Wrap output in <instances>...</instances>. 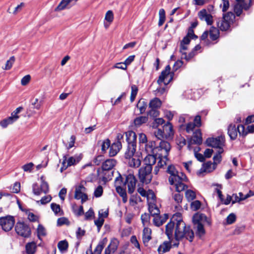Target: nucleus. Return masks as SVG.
Here are the masks:
<instances>
[{"label":"nucleus","mask_w":254,"mask_h":254,"mask_svg":"<svg viewBox=\"0 0 254 254\" xmlns=\"http://www.w3.org/2000/svg\"><path fill=\"white\" fill-rule=\"evenodd\" d=\"M149 211L150 214L153 216H159L160 210L156 204L153 202H150L149 203Z\"/></svg>","instance_id":"cd10ccee"},{"label":"nucleus","mask_w":254,"mask_h":254,"mask_svg":"<svg viewBox=\"0 0 254 254\" xmlns=\"http://www.w3.org/2000/svg\"><path fill=\"white\" fill-rule=\"evenodd\" d=\"M228 133L231 139L234 140L237 136V129L235 125L231 124L228 128Z\"/></svg>","instance_id":"bb28decb"},{"label":"nucleus","mask_w":254,"mask_h":254,"mask_svg":"<svg viewBox=\"0 0 254 254\" xmlns=\"http://www.w3.org/2000/svg\"><path fill=\"white\" fill-rule=\"evenodd\" d=\"M183 196L182 194H181L179 193H175L172 194V198L175 201V202L177 204L175 206V208L178 210L182 209V206L180 204L182 203L183 200Z\"/></svg>","instance_id":"393cba45"},{"label":"nucleus","mask_w":254,"mask_h":254,"mask_svg":"<svg viewBox=\"0 0 254 254\" xmlns=\"http://www.w3.org/2000/svg\"><path fill=\"white\" fill-rule=\"evenodd\" d=\"M194 228L196 229V235L198 236L199 238H201V237L204 235L205 233V231L204 228L203 224H199L194 225Z\"/></svg>","instance_id":"2f4dec72"},{"label":"nucleus","mask_w":254,"mask_h":254,"mask_svg":"<svg viewBox=\"0 0 254 254\" xmlns=\"http://www.w3.org/2000/svg\"><path fill=\"white\" fill-rule=\"evenodd\" d=\"M123 184V177L121 175H119L117 177L115 181V186L117 192L122 197L123 201L126 203L127 201V197L126 189L124 188L125 186Z\"/></svg>","instance_id":"0eeeda50"},{"label":"nucleus","mask_w":254,"mask_h":254,"mask_svg":"<svg viewBox=\"0 0 254 254\" xmlns=\"http://www.w3.org/2000/svg\"><path fill=\"white\" fill-rule=\"evenodd\" d=\"M109 155L110 157L115 156L119 152L122 148V143L121 141H117L113 143L110 146Z\"/></svg>","instance_id":"aec40b11"},{"label":"nucleus","mask_w":254,"mask_h":254,"mask_svg":"<svg viewBox=\"0 0 254 254\" xmlns=\"http://www.w3.org/2000/svg\"><path fill=\"white\" fill-rule=\"evenodd\" d=\"M223 152V149L220 148L218 149L216 154L213 156V163L217 165L219 164L222 160V156L221 154Z\"/></svg>","instance_id":"c9c22d12"},{"label":"nucleus","mask_w":254,"mask_h":254,"mask_svg":"<svg viewBox=\"0 0 254 254\" xmlns=\"http://www.w3.org/2000/svg\"><path fill=\"white\" fill-rule=\"evenodd\" d=\"M25 3L24 2H21L17 6H16L13 11H10L11 6H9L7 9V12L9 13H12L14 15H16L18 13L20 12L25 6Z\"/></svg>","instance_id":"4c0bfd02"},{"label":"nucleus","mask_w":254,"mask_h":254,"mask_svg":"<svg viewBox=\"0 0 254 254\" xmlns=\"http://www.w3.org/2000/svg\"><path fill=\"white\" fill-rule=\"evenodd\" d=\"M148 121V117L146 116H140L136 118L133 121L134 126L139 127L143 124L146 123Z\"/></svg>","instance_id":"72a5a7b5"},{"label":"nucleus","mask_w":254,"mask_h":254,"mask_svg":"<svg viewBox=\"0 0 254 254\" xmlns=\"http://www.w3.org/2000/svg\"><path fill=\"white\" fill-rule=\"evenodd\" d=\"M15 230L18 235L24 238H28L31 234L30 227L24 222H18L16 224Z\"/></svg>","instance_id":"6e6552de"},{"label":"nucleus","mask_w":254,"mask_h":254,"mask_svg":"<svg viewBox=\"0 0 254 254\" xmlns=\"http://www.w3.org/2000/svg\"><path fill=\"white\" fill-rule=\"evenodd\" d=\"M185 196L189 201H190L195 198L196 194L194 191L191 190H188L185 192Z\"/></svg>","instance_id":"a19ab883"},{"label":"nucleus","mask_w":254,"mask_h":254,"mask_svg":"<svg viewBox=\"0 0 254 254\" xmlns=\"http://www.w3.org/2000/svg\"><path fill=\"white\" fill-rule=\"evenodd\" d=\"M103 188L101 186H99L95 189L94 195L96 197H100L103 194Z\"/></svg>","instance_id":"69168bd1"},{"label":"nucleus","mask_w":254,"mask_h":254,"mask_svg":"<svg viewBox=\"0 0 254 254\" xmlns=\"http://www.w3.org/2000/svg\"><path fill=\"white\" fill-rule=\"evenodd\" d=\"M166 172L170 174L169 184L175 187L176 191L180 192L188 188L186 183L188 179L185 174L179 172L174 166L171 165L168 166Z\"/></svg>","instance_id":"7ed1b4c3"},{"label":"nucleus","mask_w":254,"mask_h":254,"mask_svg":"<svg viewBox=\"0 0 254 254\" xmlns=\"http://www.w3.org/2000/svg\"><path fill=\"white\" fill-rule=\"evenodd\" d=\"M165 233L169 242H164L158 248L159 254H163L170 251L171 248V242L175 238L176 242L173 243L172 246L178 247L179 241L186 239L190 242H192L194 233L190 226H187L183 221L180 215H174L170 221L166 226Z\"/></svg>","instance_id":"f257e3e1"},{"label":"nucleus","mask_w":254,"mask_h":254,"mask_svg":"<svg viewBox=\"0 0 254 254\" xmlns=\"http://www.w3.org/2000/svg\"><path fill=\"white\" fill-rule=\"evenodd\" d=\"M119 242L117 239H113L111 240V242L108 247L112 250L113 252H115L118 247Z\"/></svg>","instance_id":"de8ad7c7"},{"label":"nucleus","mask_w":254,"mask_h":254,"mask_svg":"<svg viewBox=\"0 0 254 254\" xmlns=\"http://www.w3.org/2000/svg\"><path fill=\"white\" fill-rule=\"evenodd\" d=\"M222 18L227 22H229V23L231 24L233 22L234 19L235 18V15L232 12H227L226 14L223 15Z\"/></svg>","instance_id":"49530a36"},{"label":"nucleus","mask_w":254,"mask_h":254,"mask_svg":"<svg viewBox=\"0 0 254 254\" xmlns=\"http://www.w3.org/2000/svg\"><path fill=\"white\" fill-rule=\"evenodd\" d=\"M111 142L109 139H106L102 141L101 150L105 152L110 146Z\"/></svg>","instance_id":"09e8293b"},{"label":"nucleus","mask_w":254,"mask_h":254,"mask_svg":"<svg viewBox=\"0 0 254 254\" xmlns=\"http://www.w3.org/2000/svg\"><path fill=\"white\" fill-rule=\"evenodd\" d=\"M131 95H130V100L131 102H132L134 101L136 96L137 95V92H138V88L135 85H132L131 86Z\"/></svg>","instance_id":"a18cd8bd"},{"label":"nucleus","mask_w":254,"mask_h":254,"mask_svg":"<svg viewBox=\"0 0 254 254\" xmlns=\"http://www.w3.org/2000/svg\"><path fill=\"white\" fill-rule=\"evenodd\" d=\"M236 219V215L234 213H231L227 216L226 218L227 223L228 224H233L235 222Z\"/></svg>","instance_id":"774afa93"},{"label":"nucleus","mask_w":254,"mask_h":254,"mask_svg":"<svg viewBox=\"0 0 254 254\" xmlns=\"http://www.w3.org/2000/svg\"><path fill=\"white\" fill-rule=\"evenodd\" d=\"M150 218V215L148 213H145L141 215V219L144 226L146 225L149 222Z\"/></svg>","instance_id":"bf43d9fd"},{"label":"nucleus","mask_w":254,"mask_h":254,"mask_svg":"<svg viewBox=\"0 0 254 254\" xmlns=\"http://www.w3.org/2000/svg\"><path fill=\"white\" fill-rule=\"evenodd\" d=\"M86 188L83 185L78 186L75 191L74 198L76 199H81V203H83L88 199V196L85 193Z\"/></svg>","instance_id":"ddd939ff"},{"label":"nucleus","mask_w":254,"mask_h":254,"mask_svg":"<svg viewBox=\"0 0 254 254\" xmlns=\"http://www.w3.org/2000/svg\"><path fill=\"white\" fill-rule=\"evenodd\" d=\"M217 23V26L222 31H226L228 30L231 25V24L229 23V22H227L223 18L219 19Z\"/></svg>","instance_id":"a878e982"},{"label":"nucleus","mask_w":254,"mask_h":254,"mask_svg":"<svg viewBox=\"0 0 254 254\" xmlns=\"http://www.w3.org/2000/svg\"><path fill=\"white\" fill-rule=\"evenodd\" d=\"M159 19L158 22V26H161L164 23L166 19L165 11L164 9L161 8L159 12Z\"/></svg>","instance_id":"79ce46f5"},{"label":"nucleus","mask_w":254,"mask_h":254,"mask_svg":"<svg viewBox=\"0 0 254 254\" xmlns=\"http://www.w3.org/2000/svg\"><path fill=\"white\" fill-rule=\"evenodd\" d=\"M192 222L193 225L202 224L207 222V218L206 216L202 213H196L192 217Z\"/></svg>","instance_id":"a211bd4d"},{"label":"nucleus","mask_w":254,"mask_h":254,"mask_svg":"<svg viewBox=\"0 0 254 254\" xmlns=\"http://www.w3.org/2000/svg\"><path fill=\"white\" fill-rule=\"evenodd\" d=\"M51 208L56 214H58L61 210L60 205L55 203L51 204Z\"/></svg>","instance_id":"338daca9"},{"label":"nucleus","mask_w":254,"mask_h":254,"mask_svg":"<svg viewBox=\"0 0 254 254\" xmlns=\"http://www.w3.org/2000/svg\"><path fill=\"white\" fill-rule=\"evenodd\" d=\"M192 141L197 144H200L202 143V139L200 129L196 130L194 133L193 136H192Z\"/></svg>","instance_id":"7c9ffc66"},{"label":"nucleus","mask_w":254,"mask_h":254,"mask_svg":"<svg viewBox=\"0 0 254 254\" xmlns=\"http://www.w3.org/2000/svg\"><path fill=\"white\" fill-rule=\"evenodd\" d=\"M41 184H34L32 186V190L33 193L36 195H40L42 193L46 194L49 192V188L47 182L44 179V177L40 178Z\"/></svg>","instance_id":"39448f33"},{"label":"nucleus","mask_w":254,"mask_h":254,"mask_svg":"<svg viewBox=\"0 0 254 254\" xmlns=\"http://www.w3.org/2000/svg\"><path fill=\"white\" fill-rule=\"evenodd\" d=\"M198 16L199 19L202 21H205L208 25H211L213 23L212 16L208 13L206 9H203L200 10Z\"/></svg>","instance_id":"2eb2a0df"},{"label":"nucleus","mask_w":254,"mask_h":254,"mask_svg":"<svg viewBox=\"0 0 254 254\" xmlns=\"http://www.w3.org/2000/svg\"><path fill=\"white\" fill-rule=\"evenodd\" d=\"M158 155L159 157H162L163 155L167 156L171 149L170 143L166 141L161 140L159 146H157Z\"/></svg>","instance_id":"f8f14e48"},{"label":"nucleus","mask_w":254,"mask_h":254,"mask_svg":"<svg viewBox=\"0 0 254 254\" xmlns=\"http://www.w3.org/2000/svg\"><path fill=\"white\" fill-rule=\"evenodd\" d=\"M130 242L133 245L134 247L138 249L139 251H141L140 244L137 240L135 236H132L130 237Z\"/></svg>","instance_id":"864d4df0"},{"label":"nucleus","mask_w":254,"mask_h":254,"mask_svg":"<svg viewBox=\"0 0 254 254\" xmlns=\"http://www.w3.org/2000/svg\"><path fill=\"white\" fill-rule=\"evenodd\" d=\"M78 0H62L56 8V10H62L69 5V7L74 5Z\"/></svg>","instance_id":"412c9836"},{"label":"nucleus","mask_w":254,"mask_h":254,"mask_svg":"<svg viewBox=\"0 0 254 254\" xmlns=\"http://www.w3.org/2000/svg\"><path fill=\"white\" fill-rule=\"evenodd\" d=\"M105 20L107 22L109 23V24H111L113 22L114 20V14L112 10H108L106 12Z\"/></svg>","instance_id":"8fccbe9b"},{"label":"nucleus","mask_w":254,"mask_h":254,"mask_svg":"<svg viewBox=\"0 0 254 254\" xmlns=\"http://www.w3.org/2000/svg\"><path fill=\"white\" fill-rule=\"evenodd\" d=\"M237 131L239 132L240 135L245 136L248 134L247 130H245L244 125H240L237 127Z\"/></svg>","instance_id":"052dcab7"},{"label":"nucleus","mask_w":254,"mask_h":254,"mask_svg":"<svg viewBox=\"0 0 254 254\" xmlns=\"http://www.w3.org/2000/svg\"><path fill=\"white\" fill-rule=\"evenodd\" d=\"M82 158V155L81 154H76L68 158L66 155H64L63 157L62 165L65 167L64 169H66L68 167L76 165L80 161Z\"/></svg>","instance_id":"9d476101"},{"label":"nucleus","mask_w":254,"mask_h":254,"mask_svg":"<svg viewBox=\"0 0 254 254\" xmlns=\"http://www.w3.org/2000/svg\"><path fill=\"white\" fill-rule=\"evenodd\" d=\"M204 167V169H201L200 170V171L198 173L199 174H200L202 172H211L214 170L216 168L215 164L211 162H207L205 164Z\"/></svg>","instance_id":"c85d7f7f"},{"label":"nucleus","mask_w":254,"mask_h":254,"mask_svg":"<svg viewBox=\"0 0 254 254\" xmlns=\"http://www.w3.org/2000/svg\"><path fill=\"white\" fill-rule=\"evenodd\" d=\"M58 248L61 252H65L68 248L67 241L65 240L60 241L58 244Z\"/></svg>","instance_id":"f704fd0d"},{"label":"nucleus","mask_w":254,"mask_h":254,"mask_svg":"<svg viewBox=\"0 0 254 254\" xmlns=\"http://www.w3.org/2000/svg\"><path fill=\"white\" fill-rule=\"evenodd\" d=\"M144 151L147 154L158 155L157 147L155 142L149 141L144 145Z\"/></svg>","instance_id":"4468645a"},{"label":"nucleus","mask_w":254,"mask_h":254,"mask_svg":"<svg viewBox=\"0 0 254 254\" xmlns=\"http://www.w3.org/2000/svg\"><path fill=\"white\" fill-rule=\"evenodd\" d=\"M52 200V196L51 195H47L42 197L40 200L36 201L37 204L40 203L41 204L44 205L51 201Z\"/></svg>","instance_id":"c03bdc74"},{"label":"nucleus","mask_w":254,"mask_h":254,"mask_svg":"<svg viewBox=\"0 0 254 254\" xmlns=\"http://www.w3.org/2000/svg\"><path fill=\"white\" fill-rule=\"evenodd\" d=\"M33 166L34 164L32 162H30L22 166V168L25 172H31Z\"/></svg>","instance_id":"0e129e2a"},{"label":"nucleus","mask_w":254,"mask_h":254,"mask_svg":"<svg viewBox=\"0 0 254 254\" xmlns=\"http://www.w3.org/2000/svg\"><path fill=\"white\" fill-rule=\"evenodd\" d=\"M158 157L160 158V160L158 161L157 163L158 167L159 168H163L164 166L167 165L166 162L168 160L167 156L163 155L162 157H159L158 155Z\"/></svg>","instance_id":"3c124183"},{"label":"nucleus","mask_w":254,"mask_h":254,"mask_svg":"<svg viewBox=\"0 0 254 254\" xmlns=\"http://www.w3.org/2000/svg\"><path fill=\"white\" fill-rule=\"evenodd\" d=\"M151 230L148 227H145L142 232V241L145 246H147L149 241L151 239Z\"/></svg>","instance_id":"4be33fe9"},{"label":"nucleus","mask_w":254,"mask_h":254,"mask_svg":"<svg viewBox=\"0 0 254 254\" xmlns=\"http://www.w3.org/2000/svg\"><path fill=\"white\" fill-rule=\"evenodd\" d=\"M163 130L165 134V138L172 137L174 135L173 126L169 122H167V124L163 126Z\"/></svg>","instance_id":"5701e85b"},{"label":"nucleus","mask_w":254,"mask_h":254,"mask_svg":"<svg viewBox=\"0 0 254 254\" xmlns=\"http://www.w3.org/2000/svg\"><path fill=\"white\" fill-rule=\"evenodd\" d=\"M224 137L222 135L215 138H208L206 140V144L207 146L213 148H217L218 149L223 148L222 147L224 145Z\"/></svg>","instance_id":"9b49d317"},{"label":"nucleus","mask_w":254,"mask_h":254,"mask_svg":"<svg viewBox=\"0 0 254 254\" xmlns=\"http://www.w3.org/2000/svg\"><path fill=\"white\" fill-rule=\"evenodd\" d=\"M164 123V120L162 118L155 119L152 124L153 128H157L159 125H162Z\"/></svg>","instance_id":"13d9d810"},{"label":"nucleus","mask_w":254,"mask_h":254,"mask_svg":"<svg viewBox=\"0 0 254 254\" xmlns=\"http://www.w3.org/2000/svg\"><path fill=\"white\" fill-rule=\"evenodd\" d=\"M171 70V67L169 65L166 66L165 70H163L159 76V79L157 81L158 83L163 82L165 84H167L170 80L172 79V75H170V79L168 82H166L165 79L169 76V74Z\"/></svg>","instance_id":"dca6fc26"},{"label":"nucleus","mask_w":254,"mask_h":254,"mask_svg":"<svg viewBox=\"0 0 254 254\" xmlns=\"http://www.w3.org/2000/svg\"><path fill=\"white\" fill-rule=\"evenodd\" d=\"M161 105V101L158 98H155L151 100L149 103V107L151 109H157Z\"/></svg>","instance_id":"58836bf2"},{"label":"nucleus","mask_w":254,"mask_h":254,"mask_svg":"<svg viewBox=\"0 0 254 254\" xmlns=\"http://www.w3.org/2000/svg\"><path fill=\"white\" fill-rule=\"evenodd\" d=\"M249 8V6H248L247 5L243 4V5L242 4H237L234 8L235 12H236L237 16L240 15L242 12V9L244 8L245 9L247 10Z\"/></svg>","instance_id":"37998d69"},{"label":"nucleus","mask_w":254,"mask_h":254,"mask_svg":"<svg viewBox=\"0 0 254 254\" xmlns=\"http://www.w3.org/2000/svg\"><path fill=\"white\" fill-rule=\"evenodd\" d=\"M16 117H12L11 116L6 119L2 120L0 122V125L3 127H6L8 125L13 124L16 121Z\"/></svg>","instance_id":"c756f323"},{"label":"nucleus","mask_w":254,"mask_h":254,"mask_svg":"<svg viewBox=\"0 0 254 254\" xmlns=\"http://www.w3.org/2000/svg\"><path fill=\"white\" fill-rule=\"evenodd\" d=\"M219 35V30L215 27H211L209 31V37L211 40H215Z\"/></svg>","instance_id":"e433bc0d"},{"label":"nucleus","mask_w":254,"mask_h":254,"mask_svg":"<svg viewBox=\"0 0 254 254\" xmlns=\"http://www.w3.org/2000/svg\"><path fill=\"white\" fill-rule=\"evenodd\" d=\"M15 223V220L13 216H7L0 218V225L1 228L6 232L12 229Z\"/></svg>","instance_id":"1a4fd4ad"},{"label":"nucleus","mask_w":254,"mask_h":254,"mask_svg":"<svg viewBox=\"0 0 254 254\" xmlns=\"http://www.w3.org/2000/svg\"><path fill=\"white\" fill-rule=\"evenodd\" d=\"M139 199H140V197L138 196H131L129 199V204L132 206H135Z\"/></svg>","instance_id":"e2e57ef3"},{"label":"nucleus","mask_w":254,"mask_h":254,"mask_svg":"<svg viewBox=\"0 0 254 254\" xmlns=\"http://www.w3.org/2000/svg\"><path fill=\"white\" fill-rule=\"evenodd\" d=\"M107 242L108 239L107 238H104L101 241H100L95 249L93 253H92V254H101Z\"/></svg>","instance_id":"b1692460"},{"label":"nucleus","mask_w":254,"mask_h":254,"mask_svg":"<svg viewBox=\"0 0 254 254\" xmlns=\"http://www.w3.org/2000/svg\"><path fill=\"white\" fill-rule=\"evenodd\" d=\"M147 106V103L143 99L140 100L136 105L140 114H143L145 111Z\"/></svg>","instance_id":"ea45409f"},{"label":"nucleus","mask_w":254,"mask_h":254,"mask_svg":"<svg viewBox=\"0 0 254 254\" xmlns=\"http://www.w3.org/2000/svg\"><path fill=\"white\" fill-rule=\"evenodd\" d=\"M117 164V161L115 159H108L103 162L102 170L104 171L112 170Z\"/></svg>","instance_id":"6ab92c4d"},{"label":"nucleus","mask_w":254,"mask_h":254,"mask_svg":"<svg viewBox=\"0 0 254 254\" xmlns=\"http://www.w3.org/2000/svg\"><path fill=\"white\" fill-rule=\"evenodd\" d=\"M127 147L125 153V158L128 165L131 168H137L141 165L139 156L135 155L136 147V135L133 131L126 132Z\"/></svg>","instance_id":"f03ea898"},{"label":"nucleus","mask_w":254,"mask_h":254,"mask_svg":"<svg viewBox=\"0 0 254 254\" xmlns=\"http://www.w3.org/2000/svg\"><path fill=\"white\" fill-rule=\"evenodd\" d=\"M152 168L142 166L138 170V177L139 181L143 184H149L152 179Z\"/></svg>","instance_id":"20e7f679"},{"label":"nucleus","mask_w":254,"mask_h":254,"mask_svg":"<svg viewBox=\"0 0 254 254\" xmlns=\"http://www.w3.org/2000/svg\"><path fill=\"white\" fill-rule=\"evenodd\" d=\"M37 236L39 238L41 236H45L46 235V232L45 228L41 224H39L37 229Z\"/></svg>","instance_id":"603ef678"},{"label":"nucleus","mask_w":254,"mask_h":254,"mask_svg":"<svg viewBox=\"0 0 254 254\" xmlns=\"http://www.w3.org/2000/svg\"><path fill=\"white\" fill-rule=\"evenodd\" d=\"M154 135L157 138L160 140L165 138V136L163 130L161 129H158L157 130L154 131Z\"/></svg>","instance_id":"6e6d98bb"},{"label":"nucleus","mask_w":254,"mask_h":254,"mask_svg":"<svg viewBox=\"0 0 254 254\" xmlns=\"http://www.w3.org/2000/svg\"><path fill=\"white\" fill-rule=\"evenodd\" d=\"M137 180L135 176L132 174H129L123 178V184L124 186H127V190L129 193H132L135 190Z\"/></svg>","instance_id":"423d86ee"},{"label":"nucleus","mask_w":254,"mask_h":254,"mask_svg":"<svg viewBox=\"0 0 254 254\" xmlns=\"http://www.w3.org/2000/svg\"><path fill=\"white\" fill-rule=\"evenodd\" d=\"M14 61H15V58L13 56L10 57V58L8 61H7L3 69L5 70L10 69L11 68V67L14 62Z\"/></svg>","instance_id":"5fc2aeb1"},{"label":"nucleus","mask_w":254,"mask_h":254,"mask_svg":"<svg viewBox=\"0 0 254 254\" xmlns=\"http://www.w3.org/2000/svg\"><path fill=\"white\" fill-rule=\"evenodd\" d=\"M201 205V204L200 201L195 200L191 203L190 207L193 210L196 211L200 208Z\"/></svg>","instance_id":"4d7b16f0"},{"label":"nucleus","mask_w":254,"mask_h":254,"mask_svg":"<svg viewBox=\"0 0 254 254\" xmlns=\"http://www.w3.org/2000/svg\"><path fill=\"white\" fill-rule=\"evenodd\" d=\"M36 245L34 242L28 243L26 244L25 248L27 254H34L36 250Z\"/></svg>","instance_id":"473e14b6"},{"label":"nucleus","mask_w":254,"mask_h":254,"mask_svg":"<svg viewBox=\"0 0 254 254\" xmlns=\"http://www.w3.org/2000/svg\"><path fill=\"white\" fill-rule=\"evenodd\" d=\"M157 155L147 154L143 160V166L152 168V166L156 162V157Z\"/></svg>","instance_id":"f3484780"},{"label":"nucleus","mask_w":254,"mask_h":254,"mask_svg":"<svg viewBox=\"0 0 254 254\" xmlns=\"http://www.w3.org/2000/svg\"><path fill=\"white\" fill-rule=\"evenodd\" d=\"M104 222V219L103 218L98 217V219L94 221L95 224L97 227L98 232H99L101 228L103 225Z\"/></svg>","instance_id":"680f3d73"}]
</instances>
